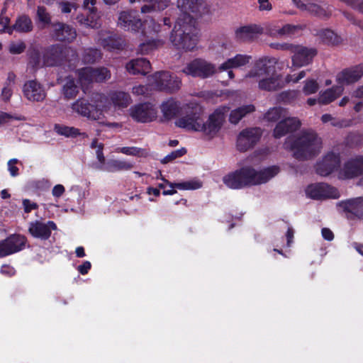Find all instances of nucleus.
Segmentation results:
<instances>
[{
	"mask_svg": "<svg viewBox=\"0 0 363 363\" xmlns=\"http://www.w3.org/2000/svg\"><path fill=\"white\" fill-rule=\"evenodd\" d=\"M177 7L180 11L170 40L177 49L192 50L198 42L196 21L191 14L200 16L203 12L205 4L202 0H178Z\"/></svg>",
	"mask_w": 363,
	"mask_h": 363,
	"instance_id": "nucleus-1",
	"label": "nucleus"
},
{
	"mask_svg": "<svg viewBox=\"0 0 363 363\" xmlns=\"http://www.w3.org/2000/svg\"><path fill=\"white\" fill-rule=\"evenodd\" d=\"M278 60L274 57L264 56L257 60L252 68L245 75L244 79L257 83L259 89L275 91L286 85L285 77L276 73Z\"/></svg>",
	"mask_w": 363,
	"mask_h": 363,
	"instance_id": "nucleus-2",
	"label": "nucleus"
},
{
	"mask_svg": "<svg viewBox=\"0 0 363 363\" xmlns=\"http://www.w3.org/2000/svg\"><path fill=\"white\" fill-rule=\"evenodd\" d=\"M278 166H272L260 170L246 166L229 173L223 179V183L233 189L267 183L279 172Z\"/></svg>",
	"mask_w": 363,
	"mask_h": 363,
	"instance_id": "nucleus-3",
	"label": "nucleus"
},
{
	"mask_svg": "<svg viewBox=\"0 0 363 363\" xmlns=\"http://www.w3.org/2000/svg\"><path fill=\"white\" fill-rule=\"evenodd\" d=\"M322 141L320 138L313 130L303 131L296 138L289 137L284 143V147L287 150L294 152V156L298 155H315L321 148Z\"/></svg>",
	"mask_w": 363,
	"mask_h": 363,
	"instance_id": "nucleus-4",
	"label": "nucleus"
},
{
	"mask_svg": "<svg viewBox=\"0 0 363 363\" xmlns=\"http://www.w3.org/2000/svg\"><path fill=\"white\" fill-rule=\"evenodd\" d=\"M117 24L126 31L136 33L142 29V33L145 35L158 33L160 27L152 18L143 23L137 11L132 10L121 11L118 15Z\"/></svg>",
	"mask_w": 363,
	"mask_h": 363,
	"instance_id": "nucleus-5",
	"label": "nucleus"
},
{
	"mask_svg": "<svg viewBox=\"0 0 363 363\" xmlns=\"http://www.w3.org/2000/svg\"><path fill=\"white\" fill-rule=\"evenodd\" d=\"M150 86L153 89L165 91L169 93H174L178 91L182 84L181 79L172 76L167 71H160L148 77Z\"/></svg>",
	"mask_w": 363,
	"mask_h": 363,
	"instance_id": "nucleus-6",
	"label": "nucleus"
},
{
	"mask_svg": "<svg viewBox=\"0 0 363 363\" xmlns=\"http://www.w3.org/2000/svg\"><path fill=\"white\" fill-rule=\"evenodd\" d=\"M228 111L229 108L227 106H220L216 108L209 115L208 120L205 123L202 121L200 131L203 132L208 139H212L217 136L225 121V116Z\"/></svg>",
	"mask_w": 363,
	"mask_h": 363,
	"instance_id": "nucleus-7",
	"label": "nucleus"
},
{
	"mask_svg": "<svg viewBox=\"0 0 363 363\" xmlns=\"http://www.w3.org/2000/svg\"><path fill=\"white\" fill-rule=\"evenodd\" d=\"M217 70L214 64L203 58H196L187 63L182 72L193 77L206 79L212 77Z\"/></svg>",
	"mask_w": 363,
	"mask_h": 363,
	"instance_id": "nucleus-8",
	"label": "nucleus"
},
{
	"mask_svg": "<svg viewBox=\"0 0 363 363\" xmlns=\"http://www.w3.org/2000/svg\"><path fill=\"white\" fill-rule=\"evenodd\" d=\"M186 108V114L176 121V125L186 130L200 131L203 120L201 106L196 104H191Z\"/></svg>",
	"mask_w": 363,
	"mask_h": 363,
	"instance_id": "nucleus-9",
	"label": "nucleus"
},
{
	"mask_svg": "<svg viewBox=\"0 0 363 363\" xmlns=\"http://www.w3.org/2000/svg\"><path fill=\"white\" fill-rule=\"evenodd\" d=\"M130 117L138 123H149L157 117V108L151 103H140L131 106L129 109Z\"/></svg>",
	"mask_w": 363,
	"mask_h": 363,
	"instance_id": "nucleus-10",
	"label": "nucleus"
},
{
	"mask_svg": "<svg viewBox=\"0 0 363 363\" xmlns=\"http://www.w3.org/2000/svg\"><path fill=\"white\" fill-rule=\"evenodd\" d=\"M291 56L292 70L311 64L314 57L317 55V50L301 45H295Z\"/></svg>",
	"mask_w": 363,
	"mask_h": 363,
	"instance_id": "nucleus-11",
	"label": "nucleus"
},
{
	"mask_svg": "<svg viewBox=\"0 0 363 363\" xmlns=\"http://www.w3.org/2000/svg\"><path fill=\"white\" fill-rule=\"evenodd\" d=\"M79 80L82 86L91 82H101L111 78V72L106 67H84L78 70Z\"/></svg>",
	"mask_w": 363,
	"mask_h": 363,
	"instance_id": "nucleus-12",
	"label": "nucleus"
},
{
	"mask_svg": "<svg viewBox=\"0 0 363 363\" xmlns=\"http://www.w3.org/2000/svg\"><path fill=\"white\" fill-rule=\"evenodd\" d=\"M27 239L19 234H13L0 241V257L18 252L25 248Z\"/></svg>",
	"mask_w": 363,
	"mask_h": 363,
	"instance_id": "nucleus-13",
	"label": "nucleus"
},
{
	"mask_svg": "<svg viewBox=\"0 0 363 363\" xmlns=\"http://www.w3.org/2000/svg\"><path fill=\"white\" fill-rule=\"evenodd\" d=\"M262 132L259 128L243 130L237 139V149L240 152H246L252 147L260 139Z\"/></svg>",
	"mask_w": 363,
	"mask_h": 363,
	"instance_id": "nucleus-14",
	"label": "nucleus"
},
{
	"mask_svg": "<svg viewBox=\"0 0 363 363\" xmlns=\"http://www.w3.org/2000/svg\"><path fill=\"white\" fill-rule=\"evenodd\" d=\"M23 96L30 102H41L46 98L44 86L35 79L26 82L23 86Z\"/></svg>",
	"mask_w": 363,
	"mask_h": 363,
	"instance_id": "nucleus-15",
	"label": "nucleus"
},
{
	"mask_svg": "<svg viewBox=\"0 0 363 363\" xmlns=\"http://www.w3.org/2000/svg\"><path fill=\"white\" fill-rule=\"evenodd\" d=\"M72 109L75 113L93 120L99 119L102 113V109L99 105L91 104L84 99H79L72 104Z\"/></svg>",
	"mask_w": 363,
	"mask_h": 363,
	"instance_id": "nucleus-16",
	"label": "nucleus"
},
{
	"mask_svg": "<svg viewBox=\"0 0 363 363\" xmlns=\"http://www.w3.org/2000/svg\"><path fill=\"white\" fill-rule=\"evenodd\" d=\"M306 194L313 199H336L339 194L337 190L325 183H318L309 185Z\"/></svg>",
	"mask_w": 363,
	"mask_h": 363,
	"instance_id": "nucleus-17",
	"label": "nucleus"
},
{
	"mask_svg": "<svg viewBox=\"0 0 363 363\" xmlns=\"http://www.w3.org/2000/svg\"><path fill=\"white\" fill-rule=\"evenodd\" d=\"M363 174V160H344L340 162L338 177L340 179H351Z\"/></svg>",
	"mask_w": 363,
	"mask_h": 363,
	"instance_id": "nucleus-18",
	"label": "nucleus"
},
{
	"mask_svg": "<svg viewBox=\"0 0 363 363\" xmlns=\"http://www.w3.org/2000/svg\"><path fill=\"white\" fill-rule=\"evenodd\" d=\"M363 76V63L343 69L336 76L340 85H349L359 81Z\"/></svg>",
	"mask_w": 363,
	"mask_h": 363,
	"instance_id": "nucleus-19",
	"label": "nucleus"
},
{
	"mask_svg": "<svg viewBox=\"0 0 363 363\" xmlns=\"http://www.w3.org/2000/svg\"><path fill=\"white\" fill-rule=\"evenodd\" d=\"M45 56L48 59H55V65H57L63 58L72 61L77 60V55L75 50L71 48H62L60 45H52L45 52Z\"/></svg>",
	"mask_w": 363,
	"mask_h": 363,
	"instance_id": "nucleus-20",
	"label": "nucleus"
},
{
	"mask_svg": "<svg viewBox=\"0 0 363 363\" xmlns=\"http://www.w3.org/2000/svg\"><path fill=\"white\" fill-rule=\"evenodd\" d=\"M56 229L57 225L53 221L43 223L36 220L29 224L28 231L34 238L47 240L50 237L52 230Z\"/></svg>",
	"mask_w": 363,
	"mask_h": 363,
	"instance_id": "nucleus-21",
	"label": "nucleus"
},
{
	"mask_svg": "<svg viewBox=\"0 0 363 363\" xmlns=\"http://www.w3.org/2000/svg\"><path fill=\"white\" fill-rule=\"evenodd\" d=\"M301 126V121L296 117H286L276 125L273 135L276 138H281L287 133L296 130Z\"/></svg>",
	"mask_w": 363,
	"mask_h": 363,
	"instance_id": "nucleus-22",
	"label": "nucleus"
},
{
	"mask_svg": "<svg viewBox=\"0 0 363 363\" xmlns=\"http://www.w3.org/2000/svg\"><path fill=\"white\" fill-rule=\"evenodd\" d=\"M92 167L98 170L116 172L130 169L133 164L123 160H95Z\"/></svg>",
	"mask_w": 363,
	"mask_h": 363,
	"instance_id": "nucleus-23",
	"label": "nucleus"
},
{
	"mask_svg": "<svg viewBox=\"0 0 363 363\" xmlns=\"http://www.w3.org/2000/svg\"><path fill=\"white\" fill-rule=\"evenodd\" d=\"M263 33V28L257 24H250L238 28L235 30L238 40L250 42L257 39Z\"/></svg>",
	"mask_w": 363,
	"mask_h": 363,
	"instance_id": "nucleus-24",
	"label": "nucleus"
},
{
	"mask_svg": "<svg viewBox=\"0 0 363 363\" xmlns=\"http://www.w3.org/2000/svg\"><path fill=\"white\" fill-rule=\"evenodd\" d=\"M96 40L104 49L109 51L120 50L123 47L121 39L106 30L100 31Z\"/></svg>",
	"mask_w": 363,
	"mask_h": 363,
	"instance_id": "nucleus-25",
	"label": "nucleus"
},
{
	"mask_svg": "<svg viewBox=\"0 0 363 363\" xmlns=\"http://www.w3.org/2000/svg\"><path fill=\"white\" fill-rule=\"evenodd\" d=\"M52 35L57 40L72 42L77 37L75 29L69 25L56 23L52 25Z\"/></svg>",
	"mask_w": 363,
	"mask_h": 363,
	"instance_id": "nucleus-26",
	"label": "nucleus"
},
{
	"mask_svg": "<svg viewBox=\"0 0 363 363\" xmlns=\"http://www.w3.org/2000/svg\"><path fill=\"white\" fill-rule=\"evenodd\" d=\"M340 206L343 210L348 213L350 215L347 216H354L358 218H363V198L358 197L355 199H349L342 201Z\"/></svg>",
	"mask_w": 363,
	"mask_h": 363,
	"instance_id": "nucleus-27",
	"label": "nucleus"
},
{
	"mask_svg": "<svg viewBox=\"0 0 363 363\" xmlns=\"http://www.w3.org/2000/svg\"><path fill=\"white\" fill-rule=\"evenodd\" d=\"M55 59H48L45 57V54L43 57L40 52L33 49L29 52V61L28 63V69H31L33 71L43 67V66H55Z\"/></svg>",
	"mask_w": 363,
	"mask_h": 363,
	"instance_id": "nucleus-28",
	"label": "nucleus"
},
{
	"mask_svg": "<svg viewBox=\"0 0 363 363\" xmlns=\"http://www.w3.org/2000/svg\"><path fill=\"white\" fill-rule=\"evenodd\" d=\"M76 19L80 26L85 28L97 29L99 28L102 24L101 16L95 9H91L87 16L83 14L77 15Z\"/></svg>",
	"mask_w": 363,
	"mask_h": 363,
	"instance_id": "nucleus-29",
	"label": "nucleus"
},
{
	"mask_svg": "<svg viewBox=\"0 0 363 363\" xmlns=\"http://www.w3.org/2000/svg\"><path fill=\"white\" fill-rule=\"evenodd\" d=\"M150 63L145 58H137L130 60L125 65L127 72L130 74L145 75L150 70Z\"/></svg>",
	"mask_w": 363,
	"mask_h": 363,
	"instance_id": "nucleus-30",
	"label": "nucleus"
},
{
	"mask_svg": "<svg viewBox=\"0 0 363 363\" xmlns=\"http://www.w3.org/2000/svg\"><path fill=\"white\" fill-rule=\"evenodd\" d=\"M252 57L248 55L238 54L235 56L228 59L218 68V71H226L228 69H236L248 64Z\"/></svg>",
	"mask_w": 363,
	"mask_h": 363,
	"instance_id": "nucleus-31",
	"label": "nucleus"
},
{
	"mask_svg": "<svg viewBox=\"0 0 363 363\" xmlns=\"http://www.w3.org/2000/svg\"><path fill=\"white\" fill-rule=\"evenodd\" d=\"M162 179L164 180L172 188L169 190H164V195L174 194L177 192L174 189H173V188L174 187H177L182 190H195L200 189L202 186V182L196 179L186 181L180 183H170L168 181L164 180L163 178Z\"/></svg>",
	"mask_w": 363,
	"mask_h": 363,
	"instance_id": "nucleus-32",
	"label": "nucleus"
},
{
	"mask_svg": "<svg viewBox=\"0 0 363 363\" xmlns=\"http://www.w3.org/2000/svg\"><path fill=\"white\" fill-rule=\"evenodd\" d=\"M341 160H319L315 166V172L320 176H328L334 171L338 172Z\"/></svg>",
	"mask_w": 363,
	"mask_h": 363,
	"instance_id": "nucleus-33",
	"label": "nucleus"
},
{
	"mask_svg": "<svg viewBox=\"0 0 363 363\" xmlns=\"http://www.w3.org/2000/svg\"><path fill=\"white\" fill-rule=\"evenodd\" d=\"M33 24L30 18L26 15L19 16L13 26L7 28V33L12 34L13 30L19 33H27L32 30Z\"/></svg>",
	"mask_w": 363,
	"mask_h": 363,
	"instance_id": "nucleus-34",
	"label": "nucleus"
},
{
	"mask_svg": "<svg viewBox=\"0 0 363 363\" xmlns=\"http://www.w3.org/2000/svg\"><path fill=\"white\" fill-rule=\"evenodd\" d=\"M160 108L163 116L167 120L175 117L180 109L179 104L173 99L164 101Z\"/></svg>",
	"mask_w": 363,
	"mask_h": 363,
	"instance_id": "nucleus-35",
	"label": "nucleus"
},
{
	"mask_svg": "<svg viewBox=\"0 0 363 363\" xmlns=\"http://www.w3.org/2000/svg\"><path fill=\"white\" fill-rule=\"evenodd\" d=\"M342 86H337L328 89L321 93L318 97V103L321 104H328L339 97L343 92Z\"/></svg>",
	"mask_w": 363,
	"mask_h": 363,
	"instance_id": "nucleus-36",
	"label": "nucleus"
},
{
	"mask_svg": "<svg viewBox=\"0 0 363 363\" xmlns=\"http://www.w3.org/2000/svg\"><path fill=\"white\" fill-rule=\"evenodd\" d=\"M255 110L252 104L245 105L233 110L229 116V121L231 123L237 124L247 114L254 112Z\"/></svg>",
	"mask_w": 363,
	"mask_h": 363,
	"instance_id": "nucleus-37",
	"label": "nucleus"
},
{
	"mask_svg": "<svg viewBox=\"0 0 363 363\" xmlns=\"http://www.w3.org/2000/svg\"><path fill=\"white\" fill-rule=\"evenodd\" d=\"M318 35L323 43L329 45H338L343 40L342 36L330 29H323Z\"/></svg>",
	"mask_w": 363,
	"mask_h": 363,
	"instance_id": "nucleus-38",
	"label": "nucleus"
},
{
	"mask_svg": "<svg viewBox=\"0 0 363 363\" xmlns=\"http://www.w3.org/2000/svg\"><path fill=\"white\" fill-rule=\"evenodd\" d=\"M110 97L113 105L118 108L127 107L131 103L130 96L123 91L113 92Z\"/></svg>",
	"mask_w": 363,
	"mask_h": 363,
	"instance_id": "nucleus-39",
	"label": "nucleus"
},
{
	"mask_svg": "<svg viewBox=\"0 0 363 363\" xmlns=\"http://www.w3.org/2000/svg\"><path fill=\"white\" fill-rule=\"evenodd\" d=\"M79 86L72 77H68L62 87V94L65 99H71L77 96L79 93Z\"/></svg>",
	"mask_w": 363,
	"mask_h": 363,
	"instance_id": "nucleus-40",
	"label": "nucleus"
},
{
	"mask_svg": "<svg viewBox=\"0 0 363 363\" xmlns=\"http://www.w3.org/2000/svg\"><path fill=\"white\" fill-rule=\"evenodd\" d=\"M286 116L287 112L285 108L281 107H273L269 109L264 114V118L269 122H276L286 118Z\"/></svg>",
	"mask_w": 363,
	"mask_h": 363,
	"instance_id": "nucleus-41",
	"label": "nucleus"
},
{
	"mask_svg": "<svg viewBox=\"0 0 363 363\" xmlns=\"http://www.w3.org/2000/svg\"><path fill=\"white\" fill-rule=\"evenodd\" d=\"M303 11H308L313 15L321 18H328L330 16V12L328 11L325 8L315 3H307L306 9Z\"/></svg>",
	"mask_w": 363,
	"mask_h": 363,
	"instance_id": "nucleus-42",
	"label": "nucleus"
},
{
	"mask_svg": "<svg viewBox=\"0 0 363 363\" xmlns=\"http://www.w3.org/2000/svg\"><path fill=\"white\" fill-rule=\"evenodd\" d=\"M101 58V53L99 50L95 48L85 49L82 55V60L84 63L92 64Z\"/></svg>",
	"mask_w": 363,
	"mask_h": 363,
	"instance_id": "nucleus-43",
	"label": "nucleus"
},
{
	"mask_svg": "<svg viewBox=\"0 0 363 363\" xmlns=\"http://www.w3.org/2000/svg\"><path fill=\"white\" fill-rule=\"evenodd\" d=\"M54 130L60 135L65 137H76L79 135V131L77 128L73 127H68L59 124H55L54 126Z\"/></svg>",
	"mask_w": 363,
	"mask_h": 363,
	"instance_id": "nucleus-44",
	"label": "nucleus"
},
{
	"mask_svg": "<svg viewBox=\"0 0 363 363\" xmlns=\"http://www.w3.org/2000/svg\"><path fill=\"white\" fill-rule=\"evenodd\" d=\"M120 152L130 156L138 157H147L150 156L147 151L135 147H124L119 149Z\"/></svg>",
	"mask_w": 363,
	"mask_h": 363,
	"instance_id": "nucleus-45",
	"label": "nucleus"
},
{
	"mask_svg": "<svg viewBox=\"0 0 363 363\" xmlns=\"http://www.w3.org/2000/svg\"><path fill=\"white\" fill-rule=\"evenodd\" d=\"M162 44V42L160 40H149L145 43L140 44L138 52L143 55L149 54L153 50L159 47Z\"/></svg>",
	"mask_w": 363,
	"mask_h": 363,
	"instance_id": "nucleus-46",
	"label": "nucleus"
},
{
	"mask_svg": "<svg viewBox=\"0 0 363 363\" xmlns=\"http://www.w3.org/2000/svg\"><path fill=\"white\" fill-rule=\"evenodd\" d=\"M319 89L318 82L314 79H308L306 81L303 88V91L306 95H310L315 93Z\"/></svg>",
	"mask_w": 363,
	"mask_h": 363,
	"instance_id": "nucleus-47",
	"label": "nucleus"
},
{
	"mask_svg": "<svg viewBox=\"0 0 363 363\" xmlns=\"http://www.w3.org/2000/svg\"><path fill=\"white\" fill-rule=\"evenodd\" d=\"M37 16L38 21L43 24V26H46L50 23V16L44 7L38 6Z\"/></svg>",
	"mask_w": 363,
	"mask_h": 363,
	"instance_id": "nucleus-48",
	"label": "nucleus"
},
{
	"mask_svg": "<svg viewBox=\"0 0 363 363\" xmlns=\"http://www.w3.org/2000/svg\"><path fill=\"white\" fill-rule=\"evenodd\" d=\"M321 121L323 123H330V124L334 127H343L346 125L345 124L344 121L339 120L336 118L333 117L330 114H323L321 116Z\"/></svg>",
	"mask_w": 363,
	"mask_h": 363,
	"instance_id": "nucleus-49",
	"label": "nucleus"
},
{
	"mask_svg": "<svg viewBox=\"0 0 363 363\" xmlns=\"http://www.w3.org/2000/svg\"><path fill=\"white\" fill-rule=\"evenodd\" d=\"M26 49V45L22 41L12 42L9 45V52L13 55L22 53Z\"/></svg>",
	"mask_w": 363,
	"mask_h": 363,
	"instance_id": "nucleus-50",
	"label": "nucleus"
},
{
	"mask_svg": "<svg viewBox=\"0 0 363 363\" xmlns=\"http://www.w3.org/2000/svg\"><path fill=\"white\" fill-rule=\"evenodd\" d=\"M152 89L150 84L148 85H138L133 88L132 92L137 96H147L150 95V89Z\"/></svg>",
	"mask_w": 363,
	"mask_h": 363,
	"instance_id": "nucleus-51",
	"label": "nucleus"
},
{
	"mask_svg": "<svg viewBox=\"0 0 363 363\" xmlns=\"http://www.w3.org/2000/svg\"><path fill=\"white\" fill-rule=\"evenodd\" d=\"M24 121L23 116H13L8 113L0 111V125L7 123L10 120Z\"/></svg>",
	"mask_w": 363,
	"mask_h": 363,
	"instance_id": "nucleus-52",
	"label": "nucleus"
},
{
	"mask_svg": "<svg viewBox=\"0 0 363 363\" xmlns=\"http://www.w3.org/2000/svg\"><path fill=\"white\" fill-rule=\"evenodd\" d=\"M59 7L62 13H69L72 9L76 10L77 9V5L75 3L61 1L59 3Z\"/></svg>",
	"mask_w": 363,
	"mask_h": 363,
	"instance_id": "nucleus-53",
	"label": "nucleus"
},
{
	"mask_svg": "<svg viewBox=\"0 0 363 363\" xmlns=\"http://www.w3.org/2000/svg\"><path fill=\"white\" fill-rule=\"evenodd\" d=\"M13 95V87L4 86L1 91V99L5 103L10 101Z\"/></svg>",
	"mask_w": 363,
	"mask_h": 363,
	"instance_id": "nucleus-54",
	"label": "nucleus"
},
{
	"mask_svg": "<svg viewBox=\"0 0 363 363\" xmlns=\"http://www.w3.org/2000/svg\"><path fill=\"white\" fill-rule=\"evenodd\" d=\"M306 75V71L302 70L297 75L296 74H287L285 77L286 84L289 82L296 83Z\"/></svg>",
	"mask_w": 363,
	"mask_h": 363,
	"instance_id": "nucleus-55",
	"label": "nucleus"
},
{
	"mask_svg": "<svg viewBox=\"0 0 363 363\" xmlns=\"http://www.w3.org/2000/svg\"><path fill=\"white\" fill-rule=\"evenodd\" d=\"M91 147L92 149H94L96 154V159H104V154H103V145L101 143H99V141L95 139L92 141L91 144Z\"/></svg>",
	"mask_w": 363,
	"mask_h": 363,
	"instance_id": "nucleus-56",
	"label": "nucleus"
},
{
	"mask_svg": "<svg viewBox=\"0 0 363 363\" xmlns=\"http://www.w3.org/2000/svg\"><path fill=\"white\" fill-rule=\"evenodd\" d=\"M296 96L295 91H286L281 92L279 96V99L283 102L289 103Z\"/></svg>",
	"mask_w": 363,
	"mask_h": 363,
	"instance_id": "nucleus-57",
	"label": "nucleus"
},
{
	"mask_svg": "<svg viewBox=\"0 0 363 363\" xmlns=\"http://www.w3.org/2000/svg\"><path fill=\"white\" fill-rule=\"evenodd\" d=\"M259 11H270L272 10V4L270 0H257Z\"/></svg>",
	"mask_w": 363,
	"mask_h": 363,
	"instance_id": "nucleus-58",
	"label": "nucleus"
},
{
	"mask_svg": "<svg viewBox=\"0 0 363 363\" xmlns=\"http://www.w3.org/2000/svg\"><path fill=\"white\" fill-rule=\"evenodd\" d=\"M186 153V150L184 147L172 151L171 153L166 155L163 159H177L184 156Z\"/></svg>",
	"mask_w": 363,
	"mask_h": 363,
	"instance_id": "nucleus-59",
	"label": "nucleus"
},
{
	"mask_svg": "<svg viewBox=\"0 0 363 363\" xmlns=\"http://www.w3.org/2000/svg\"><path fill=\"white\" fill-rule=\"evenodd\" d=\"M294 46H295L294 44H291V43H276V44L271 45V47L272 48H275L277 50H289L291 53L293 52Z\"/></svg>",
	"mask_w": 363,
	"mask_h": 363,
	"instance_id": "nucleus-60",
	"label": "nucleus"
},
{
	"mask_svg": "<svg viewBox=\"0 0 363 363\" xmlns=\"http://www.w3.org/2000/svg\"><path fill=\"white\" fill-rule=\"evenodd\" d=\"M23 206L24 208V211L27 213H30L32 210H35L38 208V205L36 203L33 202L29 199H23Z\"/></svg>",
	"mask_w": 363,
	"mask_h": 363,
	"instance_id": "nucleus-61",
	"label": "nucleus"
},
{
	"mask_svg": "<svg viewBox=\"0 0 363 363\" xmlns=\"http://www.w3.org/2000/svg\"><path fill=\"white\" fill-rule=\"evenodd\" d=\"M282 30L281 33H283V35H288L294 33L299 27L298 26H294L291 24H286L284 26L281 27Z\"/></svg>",
	"mask_w": 363,
	"mask_h": 363,
	"instance_id": "nucleus-62",
	"label": "nucleus"
},
{
	"mask_svg": "<svg viewBox=\"0 0 363 363\" xmlns=\"http://www.w3.org/2000/svg\"><path fill=\"white\" fill-rule=\"evenodd\" d=\"M18 164V160H9L8 167L10 174L12 177L18 175V167L16 166Z\"/></svg>",
	"mask_w": 363,
	"mask_h": 363,
	"instance_id": "nucleus-63",
	"label": "nucleus"
},
{
	"mask_svg": "<svg viewBox=\"0 0 363 363\" xmlns=\"http://www.w3.org/2000/svg\"><path fill=\"white\" fill-rule=\"evenodd\" d=\"M10 22V19L7 16H0V33H7V28L10 26H9Z\"/></svg>",
	"mask_w": 363,
	"mask_h": 363,
	"instance_id": "nucleus-64",
	"label": "nucleus"
}]
</instances>
